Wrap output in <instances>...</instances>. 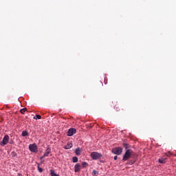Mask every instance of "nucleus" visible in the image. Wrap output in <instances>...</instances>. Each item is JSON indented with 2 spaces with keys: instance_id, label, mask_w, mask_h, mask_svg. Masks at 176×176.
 Returning a JSON list of instances; mask_svg holds the SVG:
<instances>
[{
  "instance_id": "5",
  "label": "nucleus",
  "mask_w": 176,
  "mask_h": 176,
  "mask_svg": "<svg viewBox=\"0 0 176 176\" xmlns=\"http://www.w3.org/2000/svg\"><path fill=\"white\" fill-rule=\"evenodd\" d=\"M29 150L30 151V152H34V153H36V152H38V147L35 144H30Z\"/></svg>"
},
{
  "instance_id": "24",
  "label": "nucleus",
  "mask_w": 176,
  "mask_h": 176,
  "mask_svg": "<svg viewBox=\"0 0 176 176\" xmlns=\"http://www.w3.org/2000/svg\"><path fill=\"white\" fill-rule=\"evenodd\" d=\"M43 158H45V157H43V155L42 157H41V160H42Z\"/></svg>"
},
{
  "instance_id": "16",
  "label": "nucleus",
  "mask_w": 176,
  "mask_h": 176,
  "mask_svg": "<svg viewBox=\"0 0 176 176\" xmlns=\"http://www.w3.org/2000/svg\"><path fill=\"white\" fill-rule=\"evenodd\" d=\"M25 111H27V108H23L20 110V112L22 115H24V112H25Z\"/></svg>"
},
{
  "instance_id": "25",
  "label": "nucleus",
  "mask_w": 176,
  "mask_h": 176,
  "mask_svg": "<svg viewBox=\"0 0 176 176\" xmlns=\"http://www.w3.org/2000/svg\"><path fill=\"white\" fill-rule=\"evenodd\" d=\"M10 144H12V142H10Z\"/></svg>"
},
{
  "instance_id": "1",
  "label": "nucleus",
  "mask_w": 176,
  "mask_h": 176,
  "mask_svg": "<svg viewBox=\"0 0 176 176\" xmlns=\"http://www.w3.org/2000/svg\"><path fill=\"white\" fill-rule=\"evenodd\" d=\"M133 153H134V152H133V150L131 149L126 150L124 155L122 157L123 162H126V160H129V159L131 157V155H133Z\"/></svg>"
},
{
  "instance_id": "3",
  "label": "nucleus",
  "mask_w": 176,
  "mask_h": 176,
  "mask_svg": "<svg viewBox=\"0 0 176 176\" xmlns=\"http://www.w3.org/2000/svg\"><path fill=\"white\" fill-rule=\"evenodd\" d=\"M112 152L114 155H122L123 149H122V147H116L112 149Z\"/></svg>"
},
{
  "instance_id": "17",
  "label": "nucleus",
  "mask_w": 176,
  "mask_h": 176,
  "mask_svg": "<svg viewBox=\"0 0 176 176\" xmlns=\"http://www.w3.org/2000/svg\"><path fill=\"white\" fill-rule=\"evenodd\" d=\"M82 167H83V168H86L87 166H88V164L87 162H82L81 164Z\"/></svg>"
},
{
  "instance_id": "15",
  "label": "nucleus",
  "mask_w": 176,
  "mask_h": 176,
  "mask_svg": "<svg viewBox=\"0 0 176 176\" xmlns=\"http://www.w3.org/2000/svg\"><path fill=\"white\" fill-rule=\"evenodd\" d=\"M73 163H78V157H73Z\"/></svg>"
},
{
  "instance_id": "22",
  "label": "nucleus",
  "mask_w": 176,
  "mask_h": 176,
  "mask_svg": "<svg viewBox=\"0 0 176 176\" xmlns=\"http://www.w3.org/2000/svg\"><path fill=\"white\" fill-rule=\"evenodd\" d=\"M135 163V161L134 160H131L128 162L129 164H130L131 166L134 164Z\"/></svg>"
},
{
  "instance_id": "18",
  "label": "nucleus",
  "mask_w": 176,
  "mask_h": 176,
  "mask_svg": "<svg viewBox=\"0 0 176 176\" xmlns=\"http://www.w3.org/2000/svg\"><path fill=\"white\" fill-rule=\"evenodd\" d=\"M11 155L12 157H16V156H17V153H16V152H14V151H12L11 153Z\"/></svg>"
},
{
  "instance_id": "14",
  "label": "nucleus",
  "mask_w": 176,
  "mask_h": 176,
  "mask_svg": "<svg viewBox=\"0 0 176 176\" xmlns=\"http://www.w3.org/2000/svg\"><path fill=\"white\" fill-rule=\"evenodd\" d=\"M50 173L52 176H58V175H57V173H56L53 170H51Z\"/></svg>"
},
{
  "instance_id": "21",
  "label": "nucleus",
  "mask_w": 176,
  "mask_h": 176,
  "mask_svg": "<svg viewBox=\"0 0 176 176\" xmlns=\"http://www.w3.org/2000/svg\"><path fill=\"white\" fill-rule=\"evenodd\" d=\"M97 174H98V171L94 170L92 172V175L95 176V175H97Z\"/></svg>"
},
{
  "instance_id": "4",
  "label": "nucleus",
  "mask_w": 176,
  "mask_h": 176,
  "mask_svg": "<svg viewBox=\"0 0 176 176\" xmlns=\"http://www.w3.org/2000/svg\"><path fill=\"white\" fill-rule=\"evenodd\" d=\"M8 142H9V135H6L3 137V140L0 142V145L1 146H5V145L8 144Z\"/></svg>"
},
{
  "instance_id": "7",
  "label": "nucleus",
  "mask_w": 176,
  "mask_h": 176,
  "mask_svg": "<svg viewBox=\"0 0 176 176\" xmlns=\"http://www.w3.org/2000/svg\"><path fill=\"white\" fill-rule=\"evenodd\" d=\"M52 152V149L50 148H47L45 151V153L43 155V157H47V156H49V154Z\"/></svg>"
},
{
  "instance_id": "8",
  "label": "nucleus",
  "mask_w": 176,
  "mask_h": 176,
  "mask_svg": "<svg viewBox=\"0 0 176 176\" xmlns=\"http://www.w3.org/2000/svg\"><path fill=\"white\" fill-rule=\"evenodd\" d=\"M80 171V164H76L74 166V172L79 173Z\"/></svg>"
},
{
  "instance_id": "2",
  "label": "nucleus",
  "mask_w": 176,
  "mask_h": 176,
  "mask_svg": "<svg viewBox=\"0 0 176 176\" xmlns=\"http://www.w3.org/2000/svg\"><path fill=\"white\" fill-rule=\"evenodd\" d=\"M91 157L93 160H98V159H100V157H102V154L98 152L94 151L91 153Z\"/></svg>"
},
{
  "instance_id": "6",
  "label": "nucleus",
  "mask_w": 176,
  "mask_h": 176,
  "mask_svg": "<svg viewBox=\"0 0 176 176\" xmlns=\"http://www.w3.org/2000/svg\"><path fill=\"white\" fill-rule=\"evenodd\" d=\"M76 129L74 128L69 129L67 131L68 137H72V135H74V134H76Z\"/></svg>"
},
{
  "instance_id": "11",
  "label": "nucleus",
  "mask_w": 176,
  "mask_h": 176,
  "mask_svg": "<svg viewBox=\"0 0 176 176\" xmlns=\"http://www.w3.org/2000/svg\"><path fill=\"white\" fill-rule=\"evenodd\" d=\"M72 146V143H67V144L65 146V149H71Z\"/></svg>"
},
{
  "instance_id": "10",
  "label": "nucleus",
  "mask_w": 176,
  "mask_h": 176,
  "mask_svg": "<svg viewBox=\"0 0 176 176\" xmlns=\"http://www.w3.org/2000/svg\"><path fill=\"white\" fill-rule=\"evenodd\" d=\"M166 160H167L166 157H162L158 160V162L161 163V164H164V163H166Z\"/></svg>"
},
{
  "instance_id": "20",
  "label": "nucleus",
  "mask_w": 176,
  "mask_h": 176,
  "mask_svg": "<svg viewBox=\"0 0 176 176\" xmlns=\"http://www.w3.org/2000/svg\"><path fill=\"white\" fill-rule=\"evenodd\" d=\"M42 117L41 116V115H36V116L34 117V119H35L36 120L37 119H41Z\"/></svg>"
},
{
  "instance_id": "13",
  "label": "nucleus",
  "mask_w": 176,
  "mask_h": 176,
  "mask_svg": "<svg viewBox=\"0 0 176 176\" xmlns=\"http://www.w3.org/2000/svg\"><path fill=\"white\" fill-rule=\"evenodd\" d=\"M122 145H123L124 148H125V149L128 150L129 148H130V145L127 143H123Z\"/></svg>"
},
{
  "instance_id": "12",
  "label": "nucleus",
  "mask_w": 176,
  "mask_h": 176,
  "mask_svg": "<svg viewBox=\"0 0 176 176\" xmlns=\"http://www.w3.org/2000/svg\"><path fill=\"white\" fill-rule=\"evenodd\" d=\"M22 137H28V132L27 131H24L22 132Z\"/></svg>"
},
{
  "instance_id": "23",
  "label": "nucleus",
  "mask_w": 176,
  "mask_h": 176,
  "mask_svg": "<svg viewBox=\"0 0 176 176\" xmlns=\"http://www.w3.org/2000/svg\"><path fill=\"white\" fill-rule=\"evenodd\" d=\"M114 160H118V156H114Z\"/></svg>"
},
{
  "instance_id": "19",
  "label": "nucleus",
  "mask_w": 176,
  "mask_h": 176,
  "mask_svg": "<svg viewBox=\"0 0 176 176\" xmlns=\"http://www.w3.org/2000/svg\"><path fill=\"white\" fill-rule=\"evenodd\" d=\"M37 168L39 171V173H43V169L41 167H39V164L37 166Z\"/></svg>"
},
{
  "instance_id": "26",
  "label": "nucleus",
  "mask_w": 176,
  "mask_h": 176,
  "mask_svg": "<svg viewBox=\"0 0 176 176\" xmlns=\"http://www.w3.org/2000/svg\"><path fill=\"white\" fill-rule=\"evenodd\" d=\"M10 144H12V142H10Z\"/></svg>"
},
{
  "instance_id": "9",
  "label": "nucleus",
  "mask_w": 176,
  "mask_h": 176,
  "mask_svg": "<svg viewBox=\"0 0 176 176\" xmlns=\"http://www.w3.org/2000/svg\"><path fill=\"white\" fill-rule=\"evenodd\" d=\"M75 153L76 155V156H80L81 153H82V148H77L76 150H75Z\"/></svg>"
}]
</instances>
